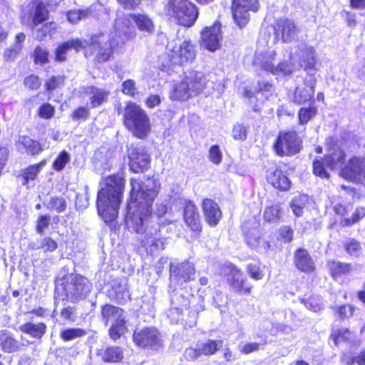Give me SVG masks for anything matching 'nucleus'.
<instances>
[{"label":"nucleus","mask_w":365,"mask_h":365,"mask_svg":"<svg viewBox=\"0 0 365 365\" xmlns=\"http://www.w3.org/2000/svg\"><path fill=\"white\" fill-rule=\"evenodd\" d=\"M130 200L127 205L125 223L137 233H145L142 239L143 246H153L157 249H164L163 242L157 228L144 226L152 214V206L160 189V182L150 178L142 182L130 180Z\"/></svg>","instance_id":"f257e3e1"},{"label":"nucleus","mask_w":365,"mask_h":365,"mask_svg":"<svg viewBox=\"0 0 365 365\" xmlns=\"http://www.w3.org/2000/svg\"><path fill=\"white\" fill-rule=\"evenodd\" d=\"M124 182L120 178L110 176L105 180V186L98 193V212L106 222H113L118 216Z\"/></svg>","instance_id":"f03ea898"},{"label":"nucleus","mask_w":365,"mask_h":365,"mask_svg":"<svg viewBox=\"0 0 365 365\" xmlns=\"http://www.w3.org/2000/svg\"><path fill=\"white\" fill-rule=\"evenodd\" d=\"M107 39V35L101 34L93 36L90 40L73 38L63 42L56 49V60L57 61H65L66 60V54L71 48L78 51L81 48L92 46L98 48V53L96 55L97 61L99 63L105 62L109 60L113 55V47L117 43L114 42V40L108 43Z\"/></svg>","instance_id":"7ed1b4c3"},{"label":"nucleus","mask_w":365,"mask_h":365,"mask_svg":"<svg viewBox=\"0 0 365 365\" xmlns=\"http://www.w3.org/2000/svg\"><path fill=\"white\" fill-rule=\"evenodd\" d=\"M132 21L135 22L138 29L141 31L148 32L149 34L154 31L155 26L153 21L147 15H118L114 24L115 36H116V38L113 37L110 39L108 37L107 39L108 43L113 40H114L115 43H118L113 46V49L120 42L123 43L133 36V32L130 31Z\"/></svg>","instance_id":"20e7f679"},{"label":"nucleus","mask_w":365,"mask_h":365,"mask_svg":"<svg viewBox=\"0 0 365 365\" xmlns=\"http://www.w3.org/2000/svg\"><path fill=\"white\" fill-rule=\"evenodd\" d=\"M123 123L128 130L140 139L146 138L151 130L148 114L135 103H129L125 108Z\"/></svg>","instance_id":"39448f33"},{"label":"nucleus","mask_w":365,"mask_h":365,"mask_svg":"<svg viewBox=\"0 0 365 365\" xmlns=\"http://www.w3.org/2000/svg\"><path fill=\"white\" fill-rule=\"evenodd\" d=\"M168 16L184 26H191L198 16L196 6L187 0H168L165 8Z\"/></svg>","instance_id":"423d86ee"},{"label":"nucleus","mask_w":365,"mask_h":365,"mask_svg":"<svg viewBox=\"0 0 365 365\" xmlns=\"http://www.w3.org/2000/svg\"><path fill=\"white\" fill-rule=\"evenodd\" d=\"M166 56L170 64L184 65L192 62L197 56V46L190 39H185L180 44L167 46Z\"/></svg>","instance_id":"0eeeda50"},{"label":"nucleus","mask_w":365,"mask_h":365,"mask_svg":"<svg viewBox=\"0 0 365 365\" xmlns=\"http://www.w3.org/2000/svg\"><path fill=\"white\" fill-rule=\"evenodd\" d=\"M101 314L106 324H111L110 336L114 340L120 338L126 329L123 310L110 304H106L102 307Z\"/></svg>","instance_id":"6e6552de"},{"label":"nucleus","mask_w":365,"mask_h":365,"mask_svg":"<svg viewBox=\"0 0 365 365\" xmlns=\"http://www.w3.org/2000/svg\"><path fill=\"white\" fill-rule=\"evenodd\" d=\"M63 286L66 297L71 301L86 297L91 288L86 277L75 274L66 277Z\"/></svg>","instance_id":"1a4fd4ad"},{"label":"nucleus","mask_w":365,"mask_h":365,"mask_svg":"<svg viewBox=\"0 0 365 365\" xmlns=\"http://www.w3.org/2000/svg\"><path fill=\"white\" fill-rule=\"evenodd\" d=\"M259 8L257 0H233L232 16L235 24L240 28L247 24L250 12H256Z\"/></svg>","instance_id":"9d476101"},{"label":"nucleus","mask_w":365,"mask_h":365,"mask_svg":"<svg viewBox=\"0 0 365 365\" xmlns=\"http://www.w3.org/2000/svg\"><path fill=\"white\" fill-rule=\"evenodd\" d=\"M301 141L295 132H282L275 143L274 149L279 156L292 155L300 150Z\"/></svg>","instance_id":"9b49d317"},{"label":"nucleus","mask_w":365,"mask_h":365,"mask_svg":"<svg viewBox=\"0 0 365 365\" xmlns=\"http://www.w3.org/2000/svg\"><path fill=\"white\" fill-rule=\"evenodd\" d=\"M133 340L136 345L143 348L157 349L162 344L160 334L155 328L137 329L133 334Z\"/></svg>","instance_id":"f8f14e48"},{"label":"nucleus","mask_w":365,"mask_h":365,"mask_svg":"<svg viewBox=\"0 0 365 365\" xmlns=\"http://www.w3.org/2000/svg\"><path fill=\"white\" fill-rule=\"evenodd\" d=\"M201 46L210 51H215L220 48L222 38L221 24L216 21L210 26L205 27L201 33Z\"/></svg>","instance_id":"ddd939ff"},{"label":"nucleus","mask_w":365,"mask_h":365,"mask_svg":"<svg viewBox=\"0 0 365 365\" xmlns=\"http://www.w3.org/2000/svg\"><path fill=\"white\" fill-rule=\"evenodd\" d=\"M170 272L171 283L182 284L194 279L195 269L194 264L187 261L177 264L171 262Z\"/></svg>","instance_id":"4468645a"},{"label":"nucleus","mask_w":365,"mask_h":365,"mask_svg":"<svg viewBox=\"0 0 365 365\" xmlns=\"http://www.w3.org/2000/svg\"><path fill=\"white\" fill-rule=\"evenodd\" d=\"M227 279L230 287L240 294H250L252 286L247 281L243 273L233 265L227 267Z\"/></svg>","instance_id":"2eb2a0df"},{"label":"nucleus","mask_w":365,"mask_h":365,"mask_svg":"<svg viewBox=\"0 0 365 365\" xmlns=\"http://www.w3.org/2000/svg\"><path fill=\"white\" fill-rule=\"evenodd\" d=\"M129 160L130 169L135 173L146 170L150 162L149 155L140 148H135L130 150Z\"/></svg>","instance_id":"dca6fc26"},{"label":"nucleus","mask_w":365,"mask_h":365,"mask_svg":"<svg viewBox=\"0 0 365 365\" xmlns=\"http://www.w3.org/2000/svg\"><path fill=\"white\" fill-rule=\"evenodd\" d=\"M316 81L310 76L305 80L304 86L297 87L292 95L289 96L292 102L300 105L313 98Z\"/></svg>","instance_id":"f3484780"},{"label":"nucleus","mask_w":365,"mask_h":365,"mask_svg":"<svg viewBox=\"0 0 365 365\" xmlns=\"http://www.w3.org/2000/svg\"><path fill=\"white\" fill-rule=\"evenodd\" d=\"M275 31L284 42H290L298 36L299 29L292 20L282 19L277 21Z\"/></svg>","instance_id":"a211bd4d"},{"label":"nucleus","mask_w":365,"mask_h":365,"mask_svg":"<svg viewBox=\"0 0 365 365\" xmlns=\"http://www.w3.org/2000/svg\"><path fill=\"white\" fill-rule=\"evenodd\" d=\"M184 220L192 232H201V223L197 207L192 201H186L184 205Z\"/></svg>","instance_id":"6ab92c4d"},{"label":"nucleus","mask_w":365,"mask_h":365,"mask_svg":"<svg viewBox=\"0 0 365 365\" xmlns=\"http://www.w3.org/2000/svg\"><path fill=\"white\" fill-rule=\"evenodd\" d=\"M202 208L205 221L209 225H217L222 217V212L218 204L214 200L207 198L203 200Z\"/></svg>","instance_id":"aec40b11"},{"label":"nucleus","mask_w":365,"mask_h":365,"mask_svg":"<svg viewBox=\"0 0 365 365\" xmlns=\"http://www.w3.org/2000/svg\"><path fill=\"white\" fill-rule=\"evenodd\" d=\"M183 80L188 85L194 96L201 92L206 84L205 78L202 73L192 70L185 73Z\"/></svg>","instance_id":"412c9836"},{"label":"nucleus","mask_w":365,"mask_h":365,"mask_svg":"<svg viewBox=\"0 0 365 365\" xmlns=\"http://www.w3.org/2000/svg\"><path fill=\"white\" fill-rule=\"evenodd\" d=\"M276 52L273 50H268L265 52L256 53L254 60V64L260 67L265 71L273 74L275 68L274 61L275 59Z\"/></svg>","instance_id":"4be33fe9"},{"label":"nucleus","mask_w":365,"mask_h":365,"mask_svg":"<svg viewBox=\"0 0 365 365\" xmlns=\"http://www.w3.org/2000/svg\"><path fill=\"white\" fill-rule=\"evenodd\" d=\"M294 264L297 269L304 272H312L315 269V265L311 256L304 249H299L295 252Z\"/></svg>","instance_id":"5701e85b"},{"label":"nucleus","mask_w":365,"mask_h":365,"mask_svg":"<svg viewBox=\"0 0 365 365\" xmlns=\"http://www.w3.org/2000/svg\"><path fill=\"white\" fill-rule=\"evenodd\" d=\"M297 55L301 58L299 63H302L305 70L309 71L314 68L316 63L315 50L312 46L301 44Z\"/></svg>","instance_id":"b1692460"},{"label":"nucleus","mask_w":365,"mask_h":365,"mask_svg":"<svg viewBox=\"0 0 365 365\" xmlns=\"http://www.w3.org/2000/svg\"><path fill=\"white\" fill-rule=\"evenodd\" d=\"M19 330L34 339H41L46 332L47 326L43 322H28L19 326Z\"/></svg>","instance_id":"393cba45"},{"label":"nucleus","mask_w":365,"mask_h":365,"mask_svg":"<svg viewBox=\"0 0 365 365\" xmlns=\"http://www.w3.org/2000/svg\"><path fill=\"white\" fill-rule=\"evenodd\" d=\"M85 94L90 98L91 106L96 108L107 101L109 91L95 87L89 86L84 88Z\"/></svg>","instance_id":"a878e982"},{"label":"nucleus","mask_w":365,"mask_h":365,"mask_svg":"<svg viewBox=\"0 0 365 365\" xmlns=\"http://www.w3.org/2000/svg\"><path fill=\"white\" fill-rule=\"evenodd\" d=\"M0 347L7 353L18 351L21 348L19 341L6 330L0 331Z\"/></svg>","instance_id":"bb28decb"},{"label":"nucleus","mask_w":365,"mask_h":365,"mask_svg":"<svg viewBox=\"0 0 365 365\" xmlns=\"http://www.w3.org/2000/svg\"><path fill=\"white\" fill-rule=\"evenodd\" d=\"M267 180L272 186L280 190H287L290 187V181L282 170H275L269 171Z\"/></svg>","instance_id":"cd10ccee"},{"label":"nucleus","mask_w":365,"mask_h":365,"mask_svg":"<svg viewBox=\"0 0 365 365\" xmlns=\"http://www.w3.org/2000/svg\"><path fill=\"white\" fill-rule=\"evenodd\" d=\"M46 163V160H43L37 164L31 165L22 169L19 174V177L22 178V185H26L30 181L36 180Z\"/></svg>","instance_id":"c85d7f7f"},{"label":"nucleus","mask_w":365,"mask_h":365,"mask_svg":"<svg viewBox=\"0 0 365 365\" xmlns=\"http://www.w3.org/2000/svg\"><path fill=\"white\" fill-rule=\"evenodd\" d=\"M17 143L20 151L25 152L31 155L38 154L42 150L40 143L29 136H20Z\"/></svg>","instance_id":"c756f323"},{"label":"nucleus","mask_w":365,"mask_h":365,"mask_svg":"<svg viewBox=\"0 0 365 365\" xmlns=\"http://www.w3.org/2000/svg\"><path fill=\"white\" fill-rule=\"evenodd\" d=\"M25 39L26 35L24 33L16 34L14 44L4 51V58L7 61H14L21 51Z\"/></svg>","instance_id":"7c9ffc66"},{"label":"nucleus","mask_w":365,"mask_h":365,"mask_svg":"<svg viewBox=\"0 0 365 365\" xmlns=\"http://www.w3.org/2000/svg\"><path fill=\"white\" fill-rule=\"evenodd\" d=\"M192 96L194 95L188 85L184 81V80H182L179 83L175 84L173 87L170 93V98L173 100L185 101Z\"/></svg>","instance_id":"2f4dec72"},{"label":"nucleus","mask_w":365,"mask_h":365,"mask_svg":"<svg viewBox=\"0 0 365 365\" xmlns=\"http://www.w3.org/2000/svg\"><path fill=\"white\" fill-rule=\"evenodd\" d=\"M222 340L207 339L198 343L199 351L204 356L213 355L222 347Z\"/></svg>","instance_id":"473e14b6"},{"label":"nucleus","mask_w":365,"mask_h":365,"mask_svg":"<svg viewBox=\"0 0 365 365\" xmlns=\"http://www.w3.org/2000/svg\"><path fill=\"white\" fill-rule=\"evenodd\" d=\"M99 355L104 361L117 362L123 359L121 349L118 346L107 347L99 351Z\"/></svg>","instance_id":"72a5a7b5"},{"label":"nucleus","mask_w":365,"mask_h":365,"mask_svg":"<svg viewBox=\"0 0 365 365\" xmlns=\"http://www.w3.org/2000/svg\"><path fill=\"white\" fill-rule=\"evenodd\" d=\"M345 158V154L341 149H337L334 153L331 152L324 158V162L327 168L331 170L339 167Z\"/></svg>","instance_id":"f704fd0d"},{"label":"nucleus","mask_w":365,"mask_h":365,"mask_svg":"<svg viewBox=\"0 0 365 365\" xmlns=\"http://www.w3.org/2000/svg\"><path fill=\"white\" fill-rule=\"evenodd\" d=\"M291 62H279L277 66H275L274 70L273 72L274 75H289L294 72V71L297 70L299 68L302 67V63L294 64V57H291Z\"/></svg>","instance_id":"c9c22d12"},{"label":"nucleus","mask_w":365,"mask_h":365,"mask_svg":"<svg viewBox=\"0 0 365 365\" xmlns=\"http://www.w3.org/2000/svg\"><path fill=\"white\" fill-rule=\"evenodd\" d=\"M172 308L169 311L168 317L172 319H175L174 314L180 316L182 308L187 305V299L182 296H175L171 299Z\"/></svg>","instance_id":"e433bc0d"},{"label":"nucleus","mask_w":365,"mask_h":365,"mask_svg":"<svg viewBox=\"0 0 365 365\" xmlns=\"http://www.w3.org/2000/svg\"><path fill=\"white\" fill-rule=\"evenodd\" d=\"M329 269L334 278L341 277L351 270V264L333 261L329 263Z\"/></svg>","instance_id":"4c0bfd02"},{"label":"nucleus","mask_w":365,"mask_h":365,"mask_svg":"<svg viewBox=\"0 0 365 365\" xmlns=\"http://www.w3.org/2000/svg\"><path fill=\"white\" fill-rule=\"evenodd\" d=\"M331 338L334 339L336 345L340 341H351L354 338L353 332L346 328L334 329L332 331Z\"/></svg>","instance_id":"58836bf2"},{"label":"nucleus","mask_w":365,"mask_h":365,"mask_svg":"<svg viewBox=\"0 0 365 365\" xmlns=\"http://www.w3.org/2000/svg\"><path fill=\"white\" fill-rule=\"evenodd\" d=\"M308 202L307 195H298L295 197L290 203L293 213L297 217H300L303 213V208Z\"/></svg>","instance_id":"ea45409f"},{"label":"nucleus","mask_w":365,"mask_h":365,"mask_svg":"<svg viewBox=\"0 0 365 365\" xmlns=\"http://www.w3.org/2000/svg\"><path fill=\"white\" fill-rule=\"evenodd\" d=\"M86 331L80 328L63 329L60 333V337L65 341L76 339L86 335Z\"/></svg>","instance_id":"a19ab883"},{"label":"nucleus","mask_w":365,"mask_h":365,"mask_svg":"<svg viewBox=\"0 0 365 365\" xmlns=\"http://www.w3.org/2000/svg\"><path fill=\"white\" fill-rule=\"evenodd\" d=\"M264 219L267 222H276L280 219L279 205H273L266 207L264 212Z\"/></svg>","instance_id":"79ce46f5"},{"label":"nucleus","mask_w":365,"mask_h":365,"mask_svg":"<svg viewBox=\"0 0 365 365\" xmlns=\"http://www.w3.org/2000/svg\"><path fill=\"white\" fill-rule=\"evenodd\" d=\"M317 108L310 106L309 108H302L298 113L299 124H307L317 114Z\"/></svg>","instance_id":"37998d69"},{"label":"nucleus","mask_w":365,"mask_h":365,"mask_svg":"<svg viewBox=\"0 0 365 365\" xmlns=\"http://www.w3.org/2000/svg\"><path fill=\"white\" fill-rule=\"evenodd\" d=\"M302 302L307 308L315 312L322 310L324 307L322 297L317 295H314L307 299H303Z\"/></svg>","instance_id":"c03bdc74"},{"label":"nucleus","mask_w":365,"mask_h":365,"mask_svg":"<svg viewBox=\"0 0 365 365\" xmlns=\"http://www.w3.org/2000/svg\"><path fill=\"white\" fill-rule=\"evenodd\" d=\"M344 248L349 255L354 257L359 256L362 250L360 242L354 239L346 240L344 243Z\"/></svg>","instance_id":"a18cd8bd"},{"label":"nucleus","mask_w":365,"mask_h":365,"mask_svg":"<svg viewBox=\"0 0 365 365\" xmlns=\"http://www.w3.org/2000/svg\"><path fill=\"white\" fill-rule=\"evenodd\" d=\"M113 292V297L119 303L125 302L130 297V294L125 283L123 284H118L117 287H114Z\"/></svg>","instance_id":"49530a36"},{"label":"nucleus","mask_w":365,"mask_h":365,"mask_svg":"<svg viewBox=\"0 0 365 365\" xmlns=\"http://www.w3.org/2000/svg\"><path fill=\"white\" fill-rule=\"evenodd\" d=\"M48 11L44 4L41 2L36 5L35 14L33 17V24L35 26H38L47 17Z\"/></svg>","instance_id":"de8ad7c7"},{"label":"nucleus","mask_w":365,"mask_h":365,"mask_svg":"<svg viewBox=\"0 0 365 365\" xmlns=\"http://www.w3.org/2000/svg\"><path fill=\"white\" fill-rule=\"evenodd\" d=\"M364 216H365V208L364 207H359L353 213L351 218H344L341 221V224L344 226H351V225L356 223L357 222H359Z\"/></svg>","instance_id":"09e8293b"},{"label":"nucleus","mask_w":365,"mask_h":365,"mask_svg":"<svg viewBox=\"0 0 365 365\" xmlns=\"http://www.w3.org/2000/svg\"><path fill=\"white\" fill-rule=\"evenodd\" d=\"M88 15V10H73L67 12V19L72 24H76L82 19H85Z\"/></svg>","instance_id":"8fccbe9b"},{"label":"nucleus","mask_w":365,"mask_h":365,"mask_svg":"<svg viewBox=\"0 0 365 365\" xmlns=\"http://www.w3.org/2000/svg\"><path fill=\"white\" fill-rule=\"evenodd\" d=\"M69 160V155L66 151H62L54 160L53 168L54 170L60 171L64 168Z\"/></svg>","instance_id":"3c124183"},{"label":"nucleus","mask_w":365,"mask_h":365,"mask_svg":"<svg viewBox=\"0 0 365 365\" xmlns=\"http://www.w3.org/2000/svg\"><path fill=\"white\" fill-rule=\"evenodd\" d=\"M34 58L36 63L43 65L48 62V52L41 47H36L34 50Z\"/></svg>","instance_id":"603ef678"},{"label":"nucleus","mask_w":365,"mask_h":365,"mask_svg":"<svg viewBox=\"0 0 365 365\" xmlns=\"http://www.w3.org/2000/svg\"><path fill=\"white\" fill-rule=\"evenodd\" d=\"M247 244L252 248H256L259 245L260 235L257 230L248 232L245 236Z\"/></svg>","instance_id":"864d4df0"},{"label":"nucleus","mask_w":365,"mask_h":365,"mask_svg":"<svg viewBox=\"0 0 365 365\" xmlns=\"http://www.w3.org/2000/svg\"><path fill=\"white\" fill-rule=\"evenodd\" d=\"M36 30L35 33V38L38 41H43L46 37L47 34H49L51 31V29H53L52 23L45 24L41 26L40 28H38V26H36Z\"/></svg>","instance_id":"5fc2aeb1"},{"label":"nucleus","mask_w":365,"mask_h":365,"mask_svg":"<svg viewBox=\"0 0 365 365\" xmlns=\"http://www.w3.org/2000/svg\"><path fill=\"white\" fill-rule=\"evenodd\" d=\"M209 160L215 165H219L222 162V154L217 145H212L210 148L208 154Z\"/></svg>","instance_id":"6e6d98bb"},{"label":"nucleus","mask_w":365,"mask_h":365,"mask_svg":"<svg viewBox=\"0 0 365 365\" xmlns=\"http://www.w3.org/2000/svg\"><path fill=\"white\" fill-rule=\"evenodd\" d=\"M48 207L58 212H62L66 210V203L65 200L62 197H53L48 204Z\"/></svg>","instance_id":"4d7b16f0"},{"label":"nucleus","mask_w":365,"mask_h":365,"mask_svg":"<svg viewBox=\"0 0 365 365\" xmlns=\"http://www.w3.org/2000/svg\"><path fill=\"white\" fill-rule=\"evenodd\" d=\"M232 135L235 140H245L247 138V128L242 124L235 125Z\"/></svg>","instance_id":"13d9d810"},{"label":"nucleus","mask_w":365,"mask_h":365,"mask_svg":"<svg viewBox=\"0 0 365 365\" xmlns=\"http://www.w3.org/2000/svg\"><path fill=\"white\" fill-rule=\"evenodd\" d=\"M57 243L55 240H53L51 237H46L41 240L39 246L36 247H34V248H41L43 249L45 251L53 252L57 248Z\"/></svg>","instance_id":"bf43d9fd"},{"label":"nucleus","mask_w":365,"mask_h":365,"mask_svg":"<svg viewBox=\"0 0 365 365\" xmlns=\"http://www.w3.org/2000/svg\"><path fill=\"white\" fill-rule=\"evenodd\" d=\"M324 165H326L324 160L322 162L319 160H315L313 162V172L316 175L320 176L322 178L329 177V173L324 169Z\"/></svg>","instance_id":"052dcab7"},{"label":"nucleus","mask_w":365,"mask_h":365,"mask_svg":"<svg viewBox=\"0 0 365 365\" xmlns=\"http://www.w3.org/2000/svg\"><path fill=\"white\" fill-rule=\"evenodd\" d=\"M24 85L31 90H36L41 85V81L37 76L30 75L24 79Z\"/></svg>","instance_id":"680f3d73"},{"label":"nucleus","mask_w":365,"mask_h":365,"mask_svg":"<svg viewBox=\"0 0 365 365\" xmlns=\"http://www.w3.org/2000/svg\"><path fill=\"white\" fill-rule=\"evenodd\" d=\"M63 84V78L61 76H52L46 83L48 91H53Z\"/></svg>","instance_id":"e2e57ef3"},{"label":"nucleus","mask_w":365,"mask_h":365,"mask_svg":"<svg viewBox=\"0 0 365 365\" xmlns=\"http://www.w3.org/2000/svg\"><path fill=\"white\" fill-rule=\"evenodd\" d=\"M260 344L257 342L247 343L245 344H240L238 346L239 351L244 354H249L250 353L257 351L259 349Z\"/></svg>","instance_id":"0e129e2a"},{"label":"nucleus","mask_w":365,"mask_h":365,"mask_svg":"<svg viewBox=\"0 0 365 365\" xmlns=\"http://www.w3.org/2000/svg\"><path fill=\"white\" fill-rule=\"evenodd\" d=\"M247 271L250 274V277L255 280L262 279L264 277L262 272L257 264H247Z\"/></svg>","instance_id":"69168bd1"},{"label":"nucleus","mask_w":365,"mask_h":365,"mask_svg":"<svg viewBox=\"0 0 365 365\" xmlns=\"http://www.w3.org/2000/svg\"><path fill=\"white\" fill-rule=\"evenodd\" d=\"M54 114V108L48 103H45L38 109V115L41 118L49 119Z\"/></svg>","instance_id":"338daca9"},{"label":"nucleus","mask_w":365,"mask_h":365,"mask_svg":"<svg viewBox=\"0 0 365 365\" xmlns=\"http://www.w3.org/2000/svg\"><path fill=\"white\" fill-rule=\"evenodd\" d=\"M136 87L134 81L127 80L123 83L122 91L123 93L133 96L136 93Z\"/></svg>","instance_id":"774afa93"}]
</instances>
